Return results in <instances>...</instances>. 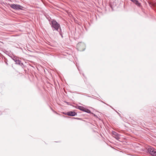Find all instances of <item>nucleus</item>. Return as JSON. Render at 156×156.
<instances>
[{"instance_id":"9b49d317","label":"nucleus","mask_w":156,"mask_h":156,"mask_svg":"<svg viewBox=\"0 0 156 156\" xmlns=\"http://www.w3.org/2000/svg\"><path fill=\"white\" fill-rule=\"evenodd\" d=\"M132 2H133V3L135 1V0H130Z\"/></svg>"},{"instance_id":"0eeeda50","label":"nucleus","mask_w":156,"mask_h":156,"mask_svg":"<svg viewBox=\"0 0 156 156\" xmlns=\"http://www.w3.org/2000/svg\"><path fill=\"white\" fill-rule=\"evenodd\" d=\"M15 62L16 64H18L21 66L23 65V64L21 62V61L18 59L17 60H16Z\"/></svg>"},{"instance_id":"423d86ee","label":"nucleus","mask_w":156,"mask_h":156,"mask_svg":"<svg viewBox=\"0 0 156 156\" xmlns=\"http://www.w3.org/2000/svg\"><path fill=\"white\" fill-rule=\"evenodd\" d=\"M66 115L68 116H73L76 115L77 113L75 112L69 111L66 114Z\"/></svg>"},{"instance_id":"4468645a","label":"nucleus","mask_w":156,"mask_h":156,"mask_svg":"<svg viewBox=\"0 0 156 156\" xmlns=\"http://www.w3.org/2000/svg\"><path fill=\"white\" fill-rule=\"evenodd\" d=\"M88 97H91V96H88Z\"/></svg>"},{"instance_id":"f257e3e1","label":"nucleus","mask_w":156,"mask_h":156,"mask_svg":"<svg viewBox=\"0 0 156 156\" xmlns=\"http://www.w3.org/2000/svg\"><path fill=\"white\" fill-rule=\"evenodd\" d=\"M50 24L53 31H54L55 30L57 31L59 33V34L63 38V33L62 31L60 24L55 20H52Z\"/></svg>"},{"instance_id":"7ed1b4c3","label":"nucleus","mask_w":156,"mask_h":156,"mask_svg":"<svg viewBox=\"0 0 156 156\" xmlns=\"http://www.w3.org/2000/svg\"><path fill=\"white\" fill-rule=\"evenodd\" d=\"M10 6L12 8L16 10H22L23 8L22 6L17 4H12Z\"/></svg>"},{"instance_id":"f8f14e48","label":"nucleus","mask_w":156,"mask_h":156,"mask_svg":"<svg viewBox=\"0 0 156 156\" xmlns=\"http://www.w3.org/2000/svg\"><path fill=\"white\" fill-rule=\"evenodd\" d=\"M132 2H133V3L135 1V0H130Z\"/></svg>"},{"instance_id":"2eb2a0df","label":"nucleus","mask_w":156,"mask_h":156,"mask_svg":"<svg viewBox=\"0 0 156 156\" xmlns=\"http://www.w3.org/2000/svg\"><path fill=\"white\" fill-rule=\"evenodd\" d=\"M83 76H84V74L83 73Z\"/></svg>"},{"instance_id":"9d476101","label":"nucleus","mask_w":156,"mask_h":156,"mask_svg":"<svg viewBox=\"0 0 156 156\" xmlns=\"http://www.w3.org/2000/svg\"><path fill=\"white\" fill-rule=\"evenodd\" d=\"M132 2H133V3L135 1V0H130Z\"/></svg>"},{"instance_id":"20e7f679","label":"nucleus","mask_w":156,"mask_h":156,"mask_svg":"<svg viewBox=\"0 0 156 156\" xmlns=\"http://www.w3.org/2000/svg\"><path fill=\"white\" fill-rule=\"evenodd\" d=\"M77 108L81 111L85 112L87 113H90V110L86 108L83 106H78Z\"/></svg>"},{"instance_id":"f03ea898","label":"nucleus","mask_w":156,"mask_h":156,"mask_svg":"<svg viewBox=\"0 0 156 156\" xmlns=\"http://www.w3.org/2000/svg\"><path fill=\"white\" fill-rule=\"evenodd\" d=\"M147 151L152 156H156V149L153 147H149Z\"/></svg>"},{"instance_id":"39448f33","label":"nucleus","mask_w":156,"mask_h":156,"mask_svg":"<svg viewBox=\"0 0 156 156\" xmlns=\"http://www.w3.org/2000/svg\"><path fill=\"white\" fill-rule=\"evenodd\" d=\"M112 134L116 139L118 140L120 139V135L116 132L114 131H112Z\"/></svg>"},{"instance_id":"ddd939ff","label":"nucleus","mask_w":156,"mask_h":156,"mask_svg":"<svg viewBox=\"0 0 156 156\" xmlns=\"http://www.w3.org/2000/svg\"><path fill=\"white\" fill-rule=\"evenodd\" d=\"M2 114V112H0V115H1Z\"/></svg>"},{"instance_id":"6e6552de","label":"nucleus","mask_w":156,"mask_h":156,"mask_svg":"<svg viewBox=\"0 0 156 156\" xmlns=\"http://www.w3.org/2000/svg\"><path fill=\"white\" fill-rule=\"evenodd\" d=\"M133 3L139 7H140L141 6V4L137 0H135Z\"/></svg>"},{"instance_id":"1a4fd4ad","label":"nucleus","mask_w":156,"mask_h":156,"mask_svg":"<svg viewBox=\"0 0 156 156\" xmlns=\"http://www.w3.org/2000/svg\"><path fill=\"white\" fill-rule=\"evenodd\" d=\"M13 60L16 62V60H17L18 59V58H15V57H13L12 58Z\"/></svg>"}]
</instances>
